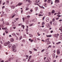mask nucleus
I'll return each instance as SVG.
<instances>
[{"instance_id":"obj_40","label":"nucleus","mask_w":62,"mask_h":62,"mask_svg":"<svg viewBox=\"0 0 62 62\" xmlns=\"http://www.w3.org/2000/svg\"><path fill=\"white\" fill-rule=\"evenodd\" d=\"M12 35L13 36H15L16 35V34L15 33H14L12 34Z\"/></svg>"},{"instance_id":"obj_5","label":"nucleus","mask_w":62,"mask_h":62,"mask_svg":"<svg viewBox=\"0 0 62 62\" xmlns=\"http://www.w3.org/2000/svg\"><path fill=\"white\" fill-rule=\"evenodd\" d=\"M14 40V39L13 38H12L10 39V41L11 42H13Z\"/></svg>"},{"instance_id":"obj_10","label":"nucleus","mask_w":62,"mask_h":62,"mask_svg":"<svg viewBox=\"0 0 62 62\" xmlns=\"http://www.w3.org/2000/svg\"><path fill=\"white\" fill-rule=\"evenodd\" d=\"M45 42H48L49 41V40L48 39H47L45 40Z\"/></svg>"},{"instance_id":"obj_13","label":"nucleus","mask_w":62,"mask_h":62,"mask_svg":"<svg viewBox=\"0 0 62 62\" xmlns=\"http://www.w3.org/2000/svg\"><path fill=\"white\" fill-rule=\"evenodd\" d=\"M46 37H52V35H47Z\"/></svg>"},{"instance_id":"obj_2","label":"nucleus","mask_w":62,"mask_h":62,"mask_svg":"<svg viewBox=\"0 0 62 62\" xmlns=\"http://www.w3.org/2000/svg\"><path fill=\"white\" fill-rule=\"evenodd\" d=\"M10 42L9 41H8V42H6L4 44V46H7L8 45L9 43H10Z\"/></svg>"},{"instance_id":"obj_52","label":"nucleus","mask_w":62,"mask_h":62,"mask_svg":"<svg viewBox=\"0 0 62 62\" xmlns=\"http://www.w3.org/2000/svg\"><path fill=\"white\" fill-rule=\"evenodd\" d=\"M45 18V17H43V18L42 19V20L43 21L44 20V19Z\"/></svg>"},{"instance_id":"obj_44","label":"nucleus","mask_w":62,"mask_h":62,"mask_svg":"<svg viewBox=\"0 0 62 62\" xmlns=\"http://www.w3.org/2000/svg\"><path fill=\"white\" fill-rule=\"evenodd\" d=\"M32 57V56L31 55L29 56V58H30L31 59V58Z\"/></svg>"},{"instance_id":"obj_59","label":"nucleus","mask_w":62,"mask_h":62,"mask_svg":"<svg viewBox=\"0 0 62 62\" xmlns=\"http://www.w3.org/2000/svg\"><path fill=\"white\" fill-rule=\"evenodd\" d=\"M48 47H50V48H51V47H52V46L51 45H49L48 46Z\"/></svg>"},{"instance_id":"obj_36","label":"nucleus","mask_w":62,"mask_h":62,"mask_svg":"<svg viewBox=\"0 0 62 62\" xmlns=\"http://www.w3.org/2000/svg\"><path fill=\"white\" fill-rule=\"evenodd\" d=\"M53 56L54 57H55V54H53Z\"/></svg>"},{"instance_id":"obj_61","label":"nucleus","mask_w":62,"mask_h":62,"mask_svg":"<svg viewBox=\"0 0 62 62\" xmlns=\"http://www.w3.org/2000/svg\"><path fill=\"white\" fill-rule=\"evenodd\" d=\"M53 48H55V46H53Z\"/></svg>"},{"instance_id":"obj_51","label":"nucleus","mask_w":62,"mask_h":62,"mask_svg":"<svg viewBox=\"0 0 62 62\" xmlns=\"http://www.w3.org/2000/svg\"><path fill=\"white\" fill-rule=\"evenodd\" d=\"M38 9V7H37L35 8V9H36V10H37Z\"/></svg>"},{"instance_id":"obj_31","label":"nucleus","mask_w":62,"mask_h":62,"mask_svg":"<svg viewBox=\"0 0 62 62\" xmlns=\"http://www.w3.org/2000/svg\"><path fill=\"white\" fill-rule=\"evenodd\" d=\"M50 24L51 25H52V23H53V21H51L50 22Z\"/></svg>"},{"instance_id":"obj_16","label":"nucleus","mask_w":62,"mask_h":62,"mask_svg":"<svg viewBox=\"0 0 62 62\" xmlns=\"http://www.w3.org/2000/svg\"><path fill=\"white\" fill-rule=\"evenodd\" d=\"M25 57H26L27 58H26V59H27L28 58V55H25Z\"/></svg>"},{"instance_id":"obj_21","label":"nucleus","mask_w":62,"mask_h":62,"mask_svg":"<svg viewBox=\"0 0 62 62\" xmlns=\"http://www.w3.org/2000/svg\"><path fill=\"white\" fill-rule=\"evenodd\" d=\"M40 8H43V9H44L45 8H44L42 6H40Z\"/></svg>"},{"instance_id":"obj_48","label":"nucleus","mask_w":62,"mask_h":62,"mask_svg":"<svg viewBox=\"0 0 62 62\" xmlns=\"http://www.w3.org/2000/svg\"><path fill=\"white\" fill-rule=\"evenodd\" d=\"M59 30H60L61 31V32H62V29H59Z\"/></svg>"},{"instance_id":"obj_6","label":"nucleus","mask_w":62,"mask_h":62,"mask_svg":"<svg viewBox=\"0 0 62 62\" xmlns=\"http://www.w3.org/2000/svg\"><path fill=\"white\" fill-rule=\"evenodd\" d=\"M11 45H12L11 44L9 43L8 45V47H9V48H10L11 46Z\"/></svg>"},{"instance_id":"obj_4","label":"nucleus","mask_w":62,"mask_h":62,"mask_svg":"<svg viewBox=\"0 0 62 62\" xmlns=\"http://www.w3.org/2000/svg\"><path fill=\"white\" fill-rule=\"evenodd\" d=\"M60 1L59 0H55V3L57 4V3H58Z\"/></svg>"},{"instance_id":"obj_32","label":"nucleus","mask_w":62,"mask_h":62,"mask_svg":"<svg viewBox=\"0 0 62 62\" xmlns=\"http://www.w3.org/2000/svg\"><path fill=\"white\" fill-rule=\"evenodd\" d=\"M34 62V59H32L31 61L30 62Z\"/></svg>"},{"instance_id":"obj_50","label":"nucleus","mask_w":62,"mask_h":62,"mask_svg":"<svg viewBox=\"0 0 62 62\" xmlns=\"http://www.w3.org/2000/svg\"><path fill=\"white\" fill-rule=\"evenodd\" d=\"M27 18H30V16H27Z\"/></svg>"},{"instance_id":"obj_28","label":"nucleus","mask_w":62,"mask_h":62,"mask_svg":"<svg viewBox=\"0 0 62 62\" xmlns=\"http://www.w3.org/2000/svg\"><path fill=\"white\" fill-rule=\"evenodd\" d=\"M25 23L26 24H28V21H27Z\"/></svg>"},{"instance_id":"obj_7","label":"nucleus","mask_w":62,"mask_h":62,"mask_svg":"<svg viewBox=\"0 0 62 62\" xmlns=\"http://www.w3.org/2000/svg\"><path fill=\"white\" fill-rule=\"evenodd\" d=\"M57 53L58 54H60V51H59V50H58L57 51Z\"/></svg>"},{"instance_id":"obj_57","label":"nucleus","mask_w":62,"mask_h":62,"mask_svg":"<svg viewBox=\"0 0 62 62\" xmlns=\"http://www.w3.org/2000/svg\"><path fill=\"white\" fill-rule=\"evenodd\" d=\"M29 52H30V54H32V51H30Z\"/></svg>"},{"instance_id":"obj_1","label":"nucleus","mask_w":62,"mask_h":62,"mask_svg":"<svg viewBox=\"0 0 62 62\" xmlns=\"http://www.w3.org/2000/svg\"><path fill=\"white\" fill-rule=\"evenodd\" d=\"M12 48L13 52H16L17 51L16 46H15V45H13Z\"/></svg>"},{"instance_id":"obj_12","label":"nucleus","mask_w":62,"mask_h":62,"mask_svg":"<svg viewBox=\"0 0 62 62\" xmlns=\"http://www.w3.org/2000/svg\"><path fill=\"white\" fill-rule=\"evenodd\" d=\"M22 38H23V37H22V36H20V37L19 39V40H21V39Z\"/></svg>"},{"instance_id":"obj_17","label":"nucleus","mask_w":62,"mask_h":62,"mask_svg":"<svg viewBox=\"0 0 62 62\" xmlns=\"http://www.w3.org/2000/svg\"><path fill=\"white\" fill-rule=\"evenodd\" d=\"M26 8L25 9L26 10H28L29 9V8L27 7H26Z\"/></svg>"},{"instance_id":"obj_9","label":"nucleus","mask_w":62,"mask_h":62,"mask_svg":"<svg viewBox=\"0 0 62 62\" xmlns=\"http://www.w3.org/2000/svg\"><path fill=\"white\" fill-rule=\"evenodd\" d=\"M46 21L47 22H49V18H46Z\"/></svg>"},{"instance_id":"obj_30","label":"nucleus","mask_w":62,"mask_h":62,"mask_svg":"<svg viewBox=\"0 0 62 62\" xmlns=\"http://www.w3.org/2000/svg\"><path fill=\"white\" fill-rule=\"evenodd\" d=\"M4 30H8V29H7V28H4Z\"/></svg>"},{"instance_id":"obj_53","label":"nucleus","mask_w":62,"mask_h":62,"mask_svg":"<svg viewBox=\"0 0 62 62\" xmlns=\"http://www.w3.org/2000/svg\"><path fill=\"white\" fill-rule=\"evenodd\" d=\"M31 12H32L33 11V10L32 9H31L30 10Z\"/></svg>"},{"instance_id":"obj_8","label":"nucleus","mask_w":62,"mask_h":62,"mask_svg":"<svg viewBox=\"0 0 62 62\" xmlns=\"http://www.w3.org/2000/svg\"><path fill=\"white\" fill-rule=\"evenodd\" d=\"M50 25L49 24V23H47V24L46 25V26L47 27H48Z\"/></svg>"},{"instance_id":"obj_54","label":"nucleus","mask_w":62,"mask_h":62,"mask_svg":"<svg viewBox=\"0 0 62 62\" xmlns=\"http://www.w3.org/2000/svg\"><path fill=\"white\" fill-rule=\"evenodd\" d=\"M5 6H3L2 7V9H4V8H5Z\"/></svg>"},{"instance_id":"obj_55","label":"nucleus","mask_w":62,"mask_h":62,"mask_svg":"<svg viewBox=\"0 0 62 62\" xmlns=\"http://www.w3.org/2000/svg\"><path fill=\"white\" fill-rule=\"evenodd\" d=\"M15 16V15H14L13 16H12V18H14V17Z\"/></svg>"},{"instance_id":"obj_26","label":"nucleus","mask_w":62,"mask_h":62,"mask_svg":"<svg viewBox=\"0 0 62 62\" xmlns=\"http://www.w3.org/2000/svg\"><path fill=\"white\" fill-rule=\"evenodd\" d=\"M22 26L23 28V29H24V26L23 25H22Z\"/></svg>"},{"instance_id":"obj_60","label":"nucleus","mask_w":62,"mask_h":62,"mask_svg":"<svg viewBox=\"0 0 62 62\" xmlns=\"http://www.w3.org/2000/svg\"><path fill=\"white\" fill-rule=\"evenodd\" d=\"M62 19H60L59 20V22H61L62 21Z\"/></svg>"},{"instance_id":"obj_45","label":"nucleus","mask_w":62,"mask_h":62,"mask_svg":"<svg viewBox=\"0 0 62 62\" xmlns=\"http://www.w3.org/2000/svg\"><path fill=\"white\" fill-rule=\"evenodd\" d=\"M47 42L49 44H50L51 43V42H50V41H48Z\"/></svg>"},{"instance_id":"obj_62","label":"nucleus","mask_w":62,"mask_h":62,"mask_svg":"<svg viewBox=\"0 0 62 62\" xmlns=\"http://www.w3.org/2000/svg\"><path fill=\"white\" fill-rule=\"evenodd\" d=\"M39 30L40 31H41V30H42V29L41 28H40Z\"/></svg>"},{"instance_id":"obj_33","label":"nucleus","mask_w":62,"mask_h":62,"mask_svg":"<svg viewBox=\"0 0 62 62\" xmlns=\"http://www.w3.org/2000/svg\"><path fill=\"white\" fill-rule=\"evenodd\" d=\"M61 14V13L60 12H58L57 13V14H58V15H59V14Z\"/></svg>"},{"instance_id":"obj_19","label":"nucleus","mask_w":62,"mask_h":62,"mask_svg":"<svg viewBox=\"0 0 62 62\" xmlns=\"http://www.w3.org/2000/svg\"><path fill=\"white\" fill-rule=\"evenodd\" d=\"M33 24H34L33 23H32L31 24H30L29 25V26H32V25H33Z\"/></svg>"},{"instance_id":"obj_46","label":"nucleus","mask_w":62,"mask_h":62,"mask_svg":"<svg viewBox=\"0 0 62 62\" xmlns=\"http://www.w3.org/2000/svg\"><path fill=\"white\" fill-rule=\"evenodd\" d=\"M39 17H40V16H42V15L39 14Z\"/></svg>"},{"instance_id":"obj_38","label":"nucleus","mask_w":62,"mask_h":62,"mask_svg":"<svg viewBox=\"0 0 62 62\" xmlns=\"http://www.w3.org/2000/svg\"><path fill=\"white\" fill-rule=\"evenodd\" d=\"M16 34L17 35H18V36L20 35V34L19 33H18V32L16 33Z\"/></svg>"},{"instance_id":"obj_29","label":"nucleus","mask_w":62,"mask_h":62,"mask_svg":"<svg viewBox=\"0 0 62 62\" xmlns=\"http://www.w3.org/2000/svg\"><path fill=\"white\" fill-rule=\"evenodd\" d=\"M44 51H45V49H43V50L41 51V52H44Z\"/></svg>"},{"instance_id":"obj_23","label":"nucleus","mask_w":62,"mask_h":62,"mask_svg":"<svg viewBox=\"0 0 62 62\" xmlns=\"http://www.w3.org/2000/svg\"><path fill=\"white\" fill-rule=\"evenodd\" d=\"M54 12H55V11L54 10H52V13H54Z\"/></svg>"},{"instance_id":"obj_41","label":"nucleus","mask_w":62,"mask_h":62,"mask_svg":"<svg viewBox=\"0 0 62 62\" xmlns=\"http://www.w3.org/2000/svg\"><path fill=\"white\" fill-rule=\"evenodd\" d=\"M37 34H38V35L39 36L40 35V34H39V32L37 33Z\"/></svg>"},{"instance_id":"obj_37","label":"nucleus","mask_w":62,"mask_h":62,"mask_svg":"<svg viewBox=\"0 0 62 62\" xmlns=\"http://www.w3.org/2000/svg\"><path fill=\"white\" fill-rule=\"evenodd\" d=\"M23 22H24V17L23 18Z\"/></svg>"},{"instance_id":"obj_63","label":"nucleus","mask_w":62,"mask_h":62,"mask_svg":"<svg viewBox=\"0 0 62 62\" xmlns=\"http://www.w3.org/2000/svg\"><path fill=\"white\" fill-rule=\"evenodd\" d=\"M23 42H25V40H23Z\"/></svg>"},{"instance_id":"obj_34","label":"nucleus","mask_w":62,"mask_h":62,"mask_svg":"<svg viewBox=\"0 0 62 62\" xmlns=\"http://www.w3.org/2000/svg\"><path fill=\"white\" fill-rule=\"evenodd\" d=\"M53 22H54L55 21V19L54 18H53L52 19Z\"/></svg>"},{"instance_id":"obj_27","label":"nucleus","mask_w":62,"mask_h":62,"mask_svg":"<svg viewBox=\"0 0 62 62\" xmlns=\"http://www.w3.org/2000/svg\"><path fill=\"white\" fill-rule=\"evenodd\" d=\"M33 50H34L35 51H37V49H35V48H34L33 49Z\"/></svg>"},{"instance_id":"obj_58","label":"nucleus","mask_w":62,"mask_h":62,"mask_svg":"<svg viewBox=\"0 0 62 62\" xmlns=\"http://www.w3.org/2000/svg\"><path fill=\"white\" fill-rule=\"evenodd\" d=\"M57 17H60V15H57Z\"/></svg>"},{"instance_id":"obj_43","label":"nucleus","mask_w":62,"mask_h":62,"mask_svg":"<svg viewBox=\"0 0 62 62\" xmlns=\"http://www.w3.org/2000/svg\"><path fill=\"white\" fill-rule=\"evenodd\" d=\"M33 39H31V42H33Z\"/></svg>"},{"instance_id":"obj_39","label":"nucleus","mask_w":62,"mask_h":62,"mask_svg":"<svg viewBox=\"0 0 62 62\" xmlns=\"http://www.w3.org/2000/svg\"><path fill=\"white\" fill-rule=\"evenodd\" d=\"M26 31L27 32L28 31V28H27L26 29Z\"/></svg>"},{"instance_id":"obj_14","label":"nucleus","mask_w":62,"mask_h":62,"mask_svg":"<svg viewBox=\"0 0 62 62\" xmlns=\"http://www.w3.org/2000/svg\"><path fill=\"white\" fill-rule=\"evenodd\" d=\"M47 2L49 3H50L51 2V0H49L47 1Z\"/></svg>"},{"instance_id":"obj_18","label":"nucleus","mask_w":62,"mask_h":62,"mask_svg":"<svg viewBox=\"0 0 62 62\" xmlns=\"http://www.w3.org/2000/svg\"><path fill=\"white\" fill-rule=\"evenodd\" d=\"M60 43H61V42H58L56 43V44H60Z\"/></svg>"},{"instance_id":"obj_56","label":"nucleus","mask_w":62,"mask_h":62,"mask_svg":"<svg viewBox=\"0 0 62 62\" xmlns=\"http://www.w3.org/2000/svg\"><path fill=\"white\" fill-rule=\"evenodd\" d=\"M47 0H44V2H47Z\"/></svg>"},{"instance_id":"obj_49","label":"nucleus","mask_w":62,"mask_h":62,"mask_svg":"<svg viewBox=\"0 0 62 62\" xmlns=\"http://www.w3.org/2000/svg\"><path fill=\"white\" fill-rule=\"evenodd\" d=\"M16 27H13V28L14 29H16Z\"/></svg>"},{"instance_id":"obj_15","label":"nucleus","mask_w":62,"mask_h":62,"mask_svg":"<svg viewBox=\"0 0 62 62\" xmlns=\"http://www.w3.org/2000/svg\"><path fill=\"white\" fill-rule=\"evenodd\" d=\"M30 37H33V35H32V34H29V35Z\"/></svg>"},{"instance_id":"obj_35","label":"nucleus","mask_w":62,"mask_h":62,"mask_svg":"<svg viewBox=\"0 0 62 62\" xmlns=\"http://www.w3.org/2000/svg\"><path fill=\"white\" fill-rule=\"evenodd\" d=\"M31 60V59L30 58H29L28 61V62H29L30 61V60Z\"/></svg>"},{"instance_id":"obj_11","label":"nucleus","mask_w":62,"mask_h":62,"mask_svg":"<svg viewBox=\"0 0 62 62\" xmlns=\"http://www.w3.org/2000/svg\"><path fill=\"white\" fill-rule=\"evenodd\" d=\"M23 4V3H19L18 4V6H20V5H22Z\"/></svg>"},{"instance_id":"obj_22","label":"nucleus","mask_w":62,"mask_h":62,"mask_svg":"<svg viewBox=\"0 0 62 62\" xmlns=\"http://www.w3.org/2000/svg\"><path fill=\"white\" fill-rule=\"evenodd\" d=\"M11 60H12V59H11V58L9 59V61H11Z\"/></svg>"},{"instance_id":"obj_64","label":"nucleus","mask_w":62,"mask_h":62,"mask_svg":"<svg viewBox=\"0 0 62 62\" xmlns=\"http://www.w3.org/2000/svg\"><path fill=\"white\" fill-rule=\"evenodd\" d=\"M6 24H7V25H8L9 24V23H6Z\"/></svg>"},{"instance_id":"obj_20","label":"nucleus","mask_w":62,"mask_h":62,"mask_svg":"<svg viewBox=\"0 0 62 62\" xmlns=\"http://www.w3.org/2000/svg\"><path fill=\"white\" fill-rule=\"evenodd\" d=\"M1 20H2V21H3V24H4V21H4V19L3 18H2L1 19Z\"/></svg>"},{"instance_id":"obj_25","label":"nucleus","mask_w":62,"mask_h":62,"mask_svg":"<svg viewBox=\"0 0 62 62\" xmlns=\"http://www.w3.org/2000/svg\"><path fill=\"white\" fill-rule=\"evenodd\" d=\"M60 38L61 39H62V35H61L60 36Z\"/></svg>"},{"instance_id":"obj_24","label":"nucleus","mask_w":62,"mask_h":62,"mask_svg":"<svg viewBox=\"0 0 62 62\" xmlns=\"http://www.w3.org/2000/svg\"><path fill=\"white\" fill-rule=\"evenodd\" d=\"M45 24V23L44 22H43L42 23V25H43Z\"/></svg>"},{"instance_id":"obj_3","label":"nucleus","mask_w":62,"mask_h":62,"mask_svg":"<svg viewBox=\"0 0 62 62\" xmlns=\"http://www.w3.org/2000/svg\"><path fill=\"white\" fill-rule=\"evenodd\" d=\"M16 7V6L14 5H12L11 6V8L13 9H14V8H15Z\"/></svg>"},{"instance_id":"obj_42","label":"nucleus","mask_w":62,"mask_h":62,"mask_svg":"<svg viewBox=\"0 0 62 62\" xmlns=\"http://www.w3.org/2000/svg\"><path fill=\"white\" fill-rule=\"evenodd\" d=\"M51 15V13L50 12H49L48 13V15L50 16Z\"/></svg>"},{"instance_id":"obj_47","label":"nucleus","mask_w":62,"mask_h":62,"mask_svg":"<svg viewBox=\"0 0 62 62\" xmlns=\"http://www.w3.org/2000/svg\"><path fill=\"white\" fill-rule=\"evenodd\" d=\"M28 1V2H30V0H26V1Z\"/></svg>"}]
</instances>
